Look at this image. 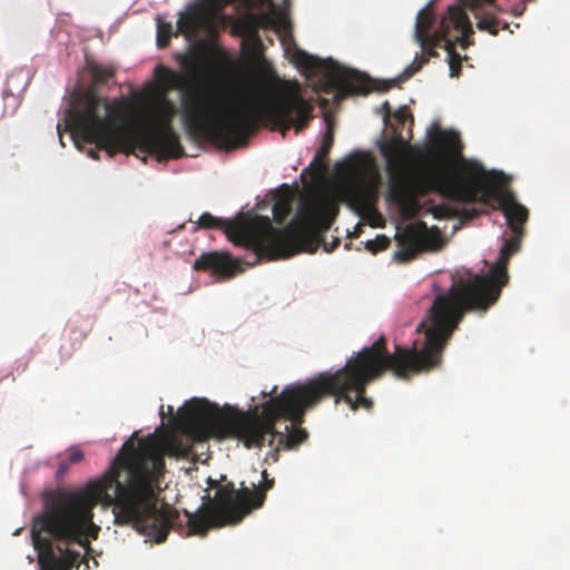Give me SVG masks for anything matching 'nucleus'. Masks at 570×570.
I'll return each instance as SVG.
<instances>
[{
  "label": "nucleus",
  "mask_w": 570,
  "mask_h": 570,
  "mask_svg": "<svg viewBox=\"0 0 570 570\" xmlns=\"http://www.w3.org/2000/svg\"><path fill=\"white\" fill-rule=\"evenodd\" d=\"M180 71L163 65L155 69L164 96L180 90L181 118L188 135L194 139L209 140L225 149H234L246 142L259 125H271L283 136L291 128L296 132L307 127L312 119L313 106L301 94L297 81L278 82L268 95L257 94L244 97L236 105H229L227 97L216 87L200 82L206 70V59L198 49L177 53ZM175 105L163 97L153 108V125L135 135V147L156 154L160 158H180L185 155L179 136L171 122Z\"/></svg>",
  "instance_id": "obj_1"
},
{
  "label": "nucleus",
  "mask_w": 570,
  "mask_h": 570,
  "mask_svg": "<svg viewBox=\"0 0 570 570\" xmlns=\"http://www.w3.org/2000/svg\"><path fill=\"white\" fill-rule=\"evenodd\" d=\"M430 150L436 156L425 170L407 177L396 175L407 158L406 142L402 137L384 142L381 147L389 170L393 174L390 184V197L397 204L407 202L413 196H425L432 191L460 204L479 203L503 212L507 224L513 236L505 238L499 257L489 274L468 273V277L454 279L453 286L476 312H487L494 305L502 288L509 282L508 264L512 255L520 248L523 225L528 220V209L519 204L514 194L504 188L503 174L487 171L482 164L464 160L462 175L450 170L448 163L461 158L463 144L460 135L453 129H442L435 124L428 132Z\"/></svg>",
  "instance_id": "obj_2"
},
{
  "label": "nucleus",
  "mask_w": 570,
  "mask_h": 570,
  "mask_svg": "<svg viewBox=\"0 0 570 570\" xmlns=\"http://www.w3.org/2000/svg\"><path fill=\"white\" fill-rule=\"evenodd\" d=\"M193 446L178 438L164 442L154 435L126 441L105 474L78 490H59L81 500L92 511L97 504L111 507L115 523L132 525L149 541H166L171 529L184 531L179 512L169 504L158 507L165 456L188 459Z\"/></svg>",
  "instance_id": "obj_3"
},
{
  "label": "nucleus",
  "mask_w": 570,
  "mask_h": 570,
  "mask_svg": "<svg viewBox=\"0 0 570 570\" xmlns=\"http://www.w3.org/2000/svg\"><path fill=\"white\" fill-rule=\"evenodd\" d=\"M466 312H476L452 285L444 294L438 295L428 320L420 323L417 332H423L422 344L417 341L411 347L395 346L393 353L386 348V340L381 336L371 346L362 348L350 357L345 365L335 371L320 373L321 380L311 391L320 395L325 389H335L337 401H344L353 411L360 407L371 410L372 399L366 396V387L373 381L391 372L400 380L438 368L443 351Z\"/></svg>",
  "instance_id": "obj_4"
},
{
  "label": "nucleus",
  "mask_w": 570,
  "mask_h": 570,
  "mask_svg": "<svg viewBox=\"0 0 570 570\" xmlns=\"http://www.w3.org/2000/svg\"><path fill=\"white\" fill-rule=\"evenodd\" d=\"M320 380L318 374L305 382L289 384L279 394H276L277 386L264 391L263 395H271V399L262 404L261 412L258 406L247 412L222 410L206 399H191L178 410V420L194 441L237 439L250 449L266 443L272 446L278 438L285 450H293L308 438L301 426L306 412L327 396H334L336 404L341 402L334 387L313 395L311 391L316 390Z\"/></svg>",
  "instance_id": "obj_5"
},
{
  "label": "nucleus",
  "mask_w": 570,
  "mask_h": 570,
  "mask_svg": "<svg viewBox=\"0 0 570 570\" xmlns=\"http://www.w3.org/2000/svg\"><path fill=\"white\" fill-rule=\"evenodd\" d=\"M340 212L337 200L330 195L306 199L298 214L287 226L276 228L269 217L256 216L250 222L233 223L210 213H204L197 220V229H224L227 238L235 245L254 252L255 265L263 258L274 261L289 257L301 250H315Z\"/></svg>",
  "instance_id": "obj_6"
},
{
  "label": "nucleus",
  "mask_w": 570,
  "mask_h": 570,
  "mask_svg": "<svg viewBox=\"0 0 570 570\" xmlns=\"http://www.w3.org/2000/svg\"><path fill=\"white\" fill-rule=\"evenodd\" d=\"M128 106L124 98L109 101L99 97L95 90L79 94L65 112L66 130L85 142L95 144L88 155L99 159V150H106L109 157L118 153L130 155L135 150L131 134L124 129Z\"/></svg>",
  "instance_id": "obj_7"
},
{
  "label": "nucleus",
  "mask_w": 570,
  "mask_h": 570,
  "mask_svg": "<svg viewBox=\"0 0 570 570\" xmlns=\"http://www.w3.org/2000/svg\"><path fill=\"white\" fill-rule=\"evenodd\" d=\"M99 531L94 523V512L81 505L79 498L58 490L46 499L42 511L33 518L31 539L35 549L36 542H48L60 570H66L65 562L55 552L53 541L86 548L90 538L97 539Z\"/></svg>",
  "instance_id": "obj_8"
},
{
  "label": "nucleus",
  "mask_w": 570,
  "mask_h": 570,
  "mask_svg": "<svg viewBox=\"0 0 570 570\" xmlns=\"http://www.w3.org/2000/svg\"><path fill=\"white\" fill-rule=\"evenodd\" d=\"M263 480L253 490L244 487L236 489L233 482L219 484L208 479V484L216 488L215 497H206L207 502L191 513L185 511L186 535H207L212 528L235 525L254 510L261 509L266 500V492L274 487V479H268L267 471L262 472Z\"/></svg>",
  "instance_id": "obj_9"
},
{
  "label": "nucleus",
  "mask_w": 570,
  "mask_h": 570,
  "mask_svg": "<svg viewBox=\"0 0 570 570\" xmlns=\"http://www.w3.org/2000/svg\"><path fill=\"white\" fill-rule=\"evenodd\" d=\"M434 23V13L429 8L422 9L417 13L414 38L429 56H438L435 48L441 47L442 41L453 32H455V40L461 42L463 49L473 45L471 37L474 31L462 7L450 6L442 17L439 28L432 32Z\"/></svg>",
  "instance_id": "obj_10"
},
{
  "label": "nucleus",
  "mask_w": 570,
  "mask_h": 570,
  "mask_svg": "<svg viewBox=\"0 0 570 570\" xmlns=\"http://www.w3.org/2000/svg\"><path fill=\"white\" fill-rule=\"evenodd\" d=\"M296 62L309 71H323L328 86L343 96L368 92V79L363 73L342 67L331 58L321 59L299 51Z\"/></svg>",
  "instance_id": "obj_11"
},
{
  "label": "nucleus",
  "mask_w": 570,
  "mask_h": 570,
  "mask_svg": "<svg viewBox=\"0 0 570 570\" xmlns=\"http://www.w3.org/2000/svg\"><path fill=\"white\" fill-rule=\"evenodd\" d=\"M423 228L407 227L399 237V250L394 257L397 262L406 263L414 259L424 252H435L443 247L444 242L441 232L438 228L428 229L425 224Z\"/></svg>",
  "instance_id": "obj_12"
},
{
  "label": "nucleus",
  "mask_w": 570,
  "mask_h": 570,
  "mask_svg": "<svg viewBox=\"0 0 570 570\" xmlns=\"http://www.w3.org/2000/svg\"><path fill=\"white\" fill-rule=\"evenodd\" d=\"M194 268L210 272L220 279H228L238 273L239 262L227 252H207L195 261Z\"/></svg>",
  "instance_id": "obj_13"
},
{
  "label": "nucleus",
  "mask_w": 570,
  "mask_h": 570,
  "mask_svg": "<svg viewBox=\"0 0 570 570\" xmlns=\"http://www.w3.org/2000/svg\"><path fill=\"white\" fill-rule=\"evenodd\" d=\"M209 21L210 13L205 4L190 6L177 21V33H183L188 38L193 37L206 28Z\"/></svg>",
  "instance_id": "obj_14"
},
{
  "label": "nucleus",
  "mask_w": 570,
  "mask_h": 570,
  "mask_svg": "<svg viewBox=\"0 0 570 570\" xmlns=\"http://www.w3.org/2000/svg\"><path fill=\"white\" fill-rule=\"evenodd\" d=\"M245 24L249 35L257 37L259 29L279 30L281 28H285L287 22L271 12H258L248 14L245 19Z\"/></svg>",
  "instance_id": "obj_15"
},
{
  "label": "nucleus",
  "mask_w": 570,
  "mask_h": 570,
  "mask_svg": "<svg viewBox=\"0 0 570 570\" xmlns=\"http://www.w3.org/2000/svg\"><path fill=\"white\" fill-rule=\"evenodd\" d=\"M87 69H88V72L90 73V76L92 78V86L90 88H87L86 90H81V91L75 92L71 96L70 106L72 105L73 99H75L76 96H78L79 94L89 91V90H95V92L99 97H101L98 94V90H97L96 87L105 85L116 73V69L112 66H106V65H101V63H98V62H95V61H89L88 65H87Z\"/></svg>",
  "instance_id": "obj_16"
},
{
  "label": "nucleus",
  "mask_w": 570,
  "mask_h": 570,
  "mask_svg": "<svg viewBox=\"0 0 570 570\" xmlns=\"http://www.w3.org/2000/svg\"><path fill=\"white\" fill-rule=\"evenodd\" d=\"M334 144V132L333 128L330 124H327V128L325 135L323 137L322 144L317 149L314 159L311 163V166L314 167L318 171H324L327 168L326 158L330 154V150Z\"/></svg>",
  "instance_id": "obj_17"
},
{
  "label": "nucleus",
  "mask_w": 570,
  "mask_h": 570,
  "mask_svg": "<svg viewBox=\"0 0 570 570\" xmlns=\"http://www.w3.org/2000/svg\"><path fill=\"white\" fill-rule=\"evenodd\" d=\"M285 194L278 195L273 205L272 212L277 224L282 225L292 212L293 194L287 185H284Z\"/></svg>",
  "instance_id": "obj_18"
},
{
  "label": "nucleus",
  "mask_w": 570,
  "mask_h": 570,
  "mask_svg": "<svg viewBox=\"0 0 570 570\" xmlns=\"http://www.w3.org/2000/svg\"><path fill=\"white\" fill-rule=\"evenodd\" d=\"M459 43L461 46L460 41L455 40V32L452 33V36L444 39L441 43V47H443L448 51V58H449V67H450V76L451 77H459L461 73V56L455 51V45Z\"/></svg>",
  "instance_id": "obj_19"
},
{
  "label": "nucleus",
  "mask_w": 570,
  "mask_h": 570,
  "mask_svg": "<svg viewBox=\"0 0 570 570\" xmlns=\"http://www.w3.org/2000/svg\"><path fill=\"white\" fill-rule=\"evenodd\" d=\"M36 551L38 554V562L41 570H60L52 552L50 551L49 543L46 541L36 542Z\"/></svg>",
  "instance_id": "obj_20"
},
{
  "label": "nucleus",
  "mask_w": 570,
  "mask_h": 570,
  "mask_svg": "<svg viewBox=\"0 0 570 570\" xmlns=\"http://www.w3.org/2000/svg\"><path fill=\"white\" fill-rule=\"evenodd\" d=\"M173 35L171 23L157 19V46L166 48L169 45Z\"/></svg>",
  "instance_id": "obj_21"
},
{
  "label": "nucleus",
  "mask_w": 570,
  "mask_h": 570,
  "mask_svg": "<svg viewBox=\"0 0 570 570\" xmlns=\"http://www.w3.org/2000/svg\"><path fill=\"white\" fill-rule=\"evenodd\" d=\"M432 56H429L428 53H425L423 50H422V57H419L417 55L415 56L413 62L407 67L405 68V70L403 71L402 73V77L404 79H409L411 78L414 73H416L425 63H428L429 59L431 58Z\"/></svg>",
  "instance_id": "obj_22"
},
{
  "label": "nucleus",
  "mask_w": 570,
  "mask_h": 570,
  "mask_svg": "<svg viewBox=\"0 0 570 570\" xmlns=\"http://www.w3.org/2000/svg\"><path fill=\"white\" fill-rule=\"evenodd\" d=\"M391 245V239L385 235H377L374 239L367 240L365 247L372 254L385 250Z\"/></svg>",
  "instance_id": "obj_23"
},
{
  "label": "nucleus",
  "mask_w": 570,
  "mask_h": 570,
  "mask_svg": "<svg viewBox=\"0 0 570 570\" xmlns=\"http://www.w3.org/2000/svg\"><path fill=\"white\" fill-rule=\"evenodd\" d=\"M65 454L70 464H77L83 460V452L78 445L70 446L66 450Z\"/></svg>",
  "instance_id": "obj_24"
},
{
  "label": "nucleus",
  "mask_w": 570,
  "mask_h": 570,
  "mask_svg": "<svg viewBox=\"0 0 570 570\" xmlns=\"http://www.w3.org/2000/svg\"><path fill=\"white\" fill-rule=\"evenodd\" d=\"M394 118L402 125H404L407 119H411V121H413V117L409 112L406 107L397 109L394 114Z\"/></svg>",
  "instance_id": "obj_25"
},
{
  "label": "nucleus",
  "mask_w": 570,
  "mask_h": 570,
  "mask_svg": "<svg viewBox=\"0 0 570 570\" xmlns=\"http://www.w3.org/2000/svg\"><path fill=\"white\" fill-rule=\"evenodd\" d=\"M60 461L57 469V478H62L68 471L70 463L67 460H62V455L59 456Z\"/></svg>",
  "instance_id": "obj_26"
},
{
  "label": "nucleus",
  "mask_w": 570,
  "mask_h": 570,
  "mask_svg": "<svg viewBox=\"0 0 570 570\" xmlns=\"http://www.w3.org/2000/svg\"><path fill=\"white\" fill-rule=\"evenodd\" d=\"M210 6L216 10H222L225 6L235 2L236 0H207Z\"/></svg>",
  "instance_id": "obj_27"
},
{
  "label": "nucleus",
  "mask_w": 570,
  "mask_h": 570,
  "mask_svg": "<svg viewBox=\"0 0 570 570\" xmlns=\"http://www.w3.org/2000/svg\"><path fill=\"white\" fill-rule=\"evenodd\" d=\"M481 214H482V210H479V209H475V208L464 209L462 212V217L464 219H472V218L479 217Z\"/></svg>",
  "instance_id": "obj_28"
},
{
  "label": "nucleus",
  "mask_w": 570,
  "mask_h": 570,
  "mask_svg": "<svg viewBox=\"0 0 570 570\" xmlns=\"http://www.w3.org/2000/svg\"><path fill=\"white\" fill-rule=\"evenodd\" d=\"M525 1L527 0H523L521 3L514 6L513 9H512V14L521 16L524 12V10H525Z\"/></svg>",
  "instance_id": "obj_29"
},
{
  "label": "nucleus",
  "mask_w": 570,
  "mask_h": 570,
  "mask_svg": "<svg viewBox=\"0 0 570 570\" xmlns=\"http://www.w3.org/2000/svg\"><path fill=\"white\" fill-rule=\"evenodd\" d=\"M449 209L446 207H443V206H438L435 207L434 209V215L436 217H443L448 214Z\"/></svg>",
  "instance_id": "obj_30"
},
{
  "label": "nucleus",
  "mask_w": 570,
  "mask_h": 570,
  "mask_svg": "<svg viewBox=\"0 0 570 570\" xmlns=\"http://www.w3.org/2000/svg\"><path fill=\"white\" fill-rule=\"evenodd\" d=\"M382 109L384 110L385 115L384 117L387 118L391 114V108H390V104L387 101H385L383 105H382Z\"/></svg>",
  "instance_id": "obj_31"
},
{
  "label": "nucleus",
  "mask_w": 570,
  "mask_h": 570,
  "mask_svg": "<svg viewBox=\"0 0 570 570\" xmlns=\"http://www.w3.org/2000/svg\"><path fill=\"white\" fill-rule=\"evenodd\" d=\"M338 243H340V239H338V238H336V239L333 242V244H332V246H331V247H327V245H326V244H324V248H325V250H326V252H332Z\"/></svg>",
  "instance_id": "obj_32"
},
{
  "label": "nucleus",
  "mask_w": 570,
  "mask_h": 570,
  "mask_svg": "<svg viewBox=\"0 0 570 570\" xmlns=\"http://www.w3.org/2000/svg\"><path fill=\"white\" fill-rule=\"evenodd\" d=\"M57 130H58V134L60 136V141H62V136H61V124H58L57 125ZM63 145V142H61Z\"/></svg>",
  "instance_id": "obj_33"
},
{
  "label": "nucleus",
  "mask_w": 570,
  "mask_h": 570,
  "mask_svg": "<svg viewBox=\"0 0 570 570\" xmlns=\"http://www.w3.org/2000/svg\"><path fill=\"white\" fill-rule=\"evenodd\" d=\"M395 82H396V80H395V79H392V80L389 82V85H387L386 89L391 88V87H392V85H393V83H395Z\"/></svg>",
  "instance_id": "obj_34"
},
{
  "label": "nucleus",
  "mask_w": 570,
  "mask_h": 570,
  "mask_svg": "<svg viewBox=\"0 0 570 570\" xmlns=\"http://www.w3.org/2000/svg\"><path fill=\"white\" fill-rule=\"evenodd\" d=\"M168 413H169L170 415H173V413H174V409H173V406H170V405L168 406Z\"/></svg>",
  "instance_id": "obj_35"
},
{
  "label": "nucleus",
  "mask_w": 570,
  "mask_h": 570,
  "mask_svg": "<svg viewBox=\"0 0 570 570\" xmlns=\"http://www.w3.org/2000/svg\"><path fill=\"white\" fill-rule=\"evenodd\" d=\"M507 28H509V24H508V23H504V24L502 26V29H507Z\"/></svg>",
  "instance_id": "obj_36"
},
{
  "label": "nucleus",
  "mask_w": 570,
  "mask_h": 570,
  "mask_svg": "<svg viewBox=\"0 0 570 570\" xmlns=\"http://www.w3.org/2000/svg\"><path fill=\"white\" fill-rule=\"evenodd\" d=\"M79 557V553H75L73 559H77Z\"/></svg>",
  "instance_id": "obj_37"
}]
</instances>
